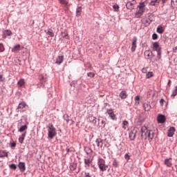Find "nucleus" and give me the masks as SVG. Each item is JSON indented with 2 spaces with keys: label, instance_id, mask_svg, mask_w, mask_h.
Here are the masks:
<instances>
[{
  "label": "nucleus",
  "instance_id": "f257e3e1",
  "mask_svg": "<svg viewBox=\"0 0 177 177\" xmlns=\"http://www.w3.org/2000/svg\"><path fill=\"white\" fill-rule=\"evenodd\" d=\"M147 5V1L145 0L140 2L137 7V11L135 12V18L139 19L143 16V14L146 12V6Z\"/></svg>",
  "mask_w": 177,
  "mask_h": 177
},
{
  "label": "nucleus",
  "instance_id": "f03ea898",
  "mask_svg": "<svg viewBox=\"0 0 177 177\" xmlns=\"http://www.w3.org/2000/svg\"><path fill=\"white\" fill-rule=\"evenodd\" d=\"M141 136L142 139H148V140L151 141L154 138V132L149 130L145 126H143L141 127Z\"/></svg>",
  "mask_w": 177,
  "mask_h": 177
},
{
  "label": "nucleus",
  "instance_id": "7ed1b4c3",
  "mask_svg": "<svg viewBox=\"0 0 177 177\" xmlns=\"http://www.w3.org/2000/svg\"><path fill=\"white\" fill-rule=\"evenodd\" d=\"M47 128L48 132V136L49 139H53V138H55V136L57 135V133L56 132V128H55L53 124H49Z\"/></svg>",
  "mask_w": 177,
  "mask_h": 177
},
{
  "label": "nucleus",
  "instance_id": "20e7f679",
  "mask_svg": "<svg viewBox=\"0 0 177 177\" xmlns=\"http://www.w3.org/2000/svg\"><path fill=\"white\" fill-rule=\"evenodd\" d=\"M97 165L102 172L107 171V168H109V166L106 165V160L102 158L98 159Z\"/></svg>",
  "mask_w": 177,
  "mask_h": 177
},
{
  "label": "nucleus",
  "instance_id": "39448f33",
  "mask_svg": "<svg viewBox=\"0 0 177 177\" xmlns=\"http://www.w3.org/2000/svg\"><path fill=\"white\" fill-rule=\"evenodd\" d=\"M136 5V0H128L126 8L129 10H133L135 9V6Z\"/></svg>",
  "mask_w": 177,
  "mask_h": 177
},
{
  "label": "nucleus",
  "instance_id": "423d86ee",
  "mask_svg": "<svg viewBox=\"0 0 177 177\" xmlns=\"http://www.w3.org/2000/svg\"><path fill=\"white\" fill-rule=\"evenodd\" d=\"M106 113L107 114H109V117L111 118V120H117V116L114 113V111H113V109H107Z\"/></svg>",
  "mask_w": 177,
  "mask_h": 177
},
{
  "label": "nucleus",
  "instance_id": "0eeeda50",
  "mask_svg": "<svg viewBox=\"0 0 177 177\" xmlns=\"http://www.w3.org/2000/svg\"><path fill=\"white\" fill-rule=\"evenodd\" d=\"M136 42H138V38L136 37H133L132 39V46H131V52H135L136 50Z\"/></svg>",
  "mask_w": 177,
  "mask_h": 177
},
{
  "label": "nucleus",
  "instance_id": "6e6552de",
  "mask_svg": "<svg viewBox=\"0 0 177 177\" xmlns=\"http://www.w3.org/2000/svg\"><path fill=\"white\" fill-rule=\"evenodd\" d=\"M167 118H165V115H158L157 118V120L158 124H164Z\"/></svg>",
  "mask_w": 177,
  "mask_h": 177
},
{
  "label": "nucleus",
  "instance_id": "1a4fd4ad",
  "mask_svg": "<svg viewBox=\"0 0 177 177\" xmlns=\"http://www.w3.org/2000/svg\"><path fill=\"white\" fill-rule=\"evenodd\" d=\"M175 131H176L175 127H170L167 132V136L169 138H172V136L175 135Z\"/></svg>",
  "mask_w": 177,
  "mask_h": 177
},
{
  "label": "nucleus",
  "instance_id": "9d476101",
  "mask_svg": "<svg viewBox=\"0 0 177 177\" xmlns=\"http://www.w3.org/2000/svg\"><path fill=\"white\" fill-rule=\"evenodd\" d=\"M64 60V55H59L56 59V64H62L63 63V61Z\"/></svg>",
  "mask_w": 177,
  "mask_h": 177
},
{
  "label": "nucleus",
  "instance_id": "9b49d317",
  "mask_svg": "<svg viewBox=\"0 0 177 177\" xmlns=\"http://www.w3.org/2000/svg\"><path fill=\"white\" fill-rule=\"evenodd\" d=\"M153 50H156V52L158 51V50H161V47H160V43L158 42H154L153 43Z\"/></svg>",
  "mask_w": 177,
  "mask_h": 177
},
{
  "label": "nucleus",
  "instance_id": "f8f14e48",
  "mask_svg": "<svg viewBox=\"0 0 177 177\" xmlns=\"http://www.w3.org/2000/svg\"><path fill=\"white\" fill-rule=\"evenodd\" d=\"M141 23H142V24H145V26H150L151 20H150V19L149 18H144L141 20Z\"/></svg>",
  "mask_w": 177,
  "mask_h": 177
},
{
  "label": "nucleus",
  "instance_id": "ddd939ff",
  "mask_svg": "<svg viewBox=\"0 0 177 177\" xmlns=\"http://www.w3.org/2000/svg\"><path fill=\"white\" fill-rule=\"evenodd\" d=\"M165 165H167L169 168L172 167V158H169V159L165 160Z\"/></svg>",
  "mask_w": 177,
  "mask_h": 177
},
{
  "label": "nucleus",
  "instance_id": "4468645a",
  "mask_svg": "<svg viewBox=\"0 0 177 177\" xmlns=\"http://www.w3.org/2000/svg\"><path fill=\"white\" fill-rule=\"evenodd\" d=\"M12 35V31L7 30H3L2 37L3 38H6V37H10Z\"/></svg>",
  "mask_w": 177,
  "mask_h": 177
},
{
  "label": "nucleus",
  "instance_id": "2eb2a0df",
  "mask_svg": "<svg viewBox=\"0 0 177 177\" xmlns=\"http://www.w3.org/2000/svg\"><path fill=\"white\" fill-rule=\"evenodd\" d=\"M18 167H19L20 171H21V172H24V171H26V163L25 162H20L18 165Z\"/></svg>",
  "mask_w": 177,
  "mask_h": 177
},
{
  "label": "nucleus",
  "instance_id": "dca6fc26",
  "mask_svg": "<svg viewBox=\"0 0 177 177\" xmlns=\"http://www.w3.org/2000/svg\"><path fill=\"white\" fill-rule=\"evenodd\" d=\"M119 96L122 100L127 99L128 97V93L125 91H122L120 92Z\"/></svg>",
  "mask_w": 177,
  "mask_h": 177
},
{
  "label": "nucleus",
  "instance_id": "f3484780",
  "mask_svg": "<svg viewBox=\"0 0 177 177\" xmlns=\"http://www.w3.org/2000/svg\"><path fill=\"white\" fill-rule=\"evenodd\" d=\"M130 140H135L136 138V131L133 130L129 133Z\"/></svg>",
  "mask_w": 177,
  "mask_h": 177
},
{
  "label": "nucleus",
  "instance_id": "a211bd4d",
  "mask_svg": "<svg viewBox=\"0 0 177 177\" xmlns=\"http://www.w3.org/2000/svg\"><path fill=\"white\" fill-rule=\"evenodd\" d=\"M97 147H103V140L101 138H97L95 140Z\"/></svg>",
  "mask_w": 177,
  "mask_h": 177
},
{
  "label": "nucleus",
  "instance_id": "6ab92c4d",
  "mask_svg": "<svg viewBox=\"0 0 177 177\" xmlns=\"http://www.w3.org/2000/svg\"><path fill=\"white\" fill-rule=\"evenodd\" d=\"M24 139H26V132L22 133L21 137L19 138V142L21 145H23L24 142Z\"/></svg>",
  "mask_w": 177,
  "mask_h": 177
},
{
  "label": "nucleus",
  "instance_id": "aec40b11",
  "mask_svg": "<svg viewBox=\"0 0 177 177\" xmlns=\"http://www.w3.org/2000/svg\"><path fill=\"white\" fill-rule=\"evenodd\" d=\"M26 106H27V104H26V102H22L21 103L19 104L17 110H20V109H24L26 107Z\"/></svg>",
  "mask_w": 177,
  "mask_h": 177
},
{
  "label": "nucleus",
  "instance_id": "412c9836",
  "mask_svg": "<svg viewBox=\"0 0 177 177\" xmlns=\"http://www.w3.org/2000/svg\"><path fill=\"white\" fill-rule=\"evenodd\" d=\"M39 80L41 84H44V82H46V77L44 76V75H39Z\"/></svg>",
  "mask_w": 177,
  "mask_h": 177
},
{
  "label": "nucleus",
  "instance_id": "4be33fe9",
  "mask_svg": "<svg viewBox=\"0 0 177 177\" xmlns=\"http://www.w3.org/2000/svg\"><path fill=\"white\" fill-rule=\"evenodd\" d=\"M92 162V160H91V159H84V164H85V167L87 168H89V167H91V164Z\"/></svg>",
  "mask_w": 177,
  "mask_h": 177
},
{
  "label": "nucleus",
  "instance_id": "5701e85b",
  "mask_svg": "<svg viewBox=\"0 0 177 177\" xmlns=\"http://www.w3.org/2000/svg\"><path fill=\"white\" fill-rule=\"evenodd\" d=\"M157 32L158 34H162L164 32V28L162 26H158L157 28Z\"/></svg>",
  "mask_w": 177,
  "mask_h": 177
},
{
  "label": "nucleus",
  "instance_id": "b1692460",
  "mask_svg": "<svg viewBox=\"0 0 177 177\" xmlns=\"http://www.w3.org/2000/svg\"><path fill=\"white\" fill-rule=\"evenodd\" d=\"M0 157H1V158H3V157H8V151H0Z\"/></svg>",
  "mask_w": 177,
  "mask_h": 177
},
{
  "label": "nucleus",
  "instance_id": "393cba45",
  "mask_svg": "<svg viewBox=\"0 0 177 177\" xmlns=\"http://www.w3.org/2000/svg\"><path fill=\"white\" fill-rule=\"evenodd\" d=\"M20 48H21V46L20 44H18L17 46H15L13 48H12V52H17L19 50H20Z\"/></svg>",
  "mask_w": 177,
  "mask_h": 177
},
{
  "label": "nucleus",
  "instance_id": "a878e982",
  "mask_svg": "<svg viewBox=\"0 0 177 177\" xmlns=\"http://www.w3.org/2000/svg\"><path fill=\"white\" fill-rule=\"evenodd\" d=\"M143 106L145 111H149L151 109V106L147 103H145Z\"/></svg>",
  "mask_w": 177,
  "mask_h": 177
},
{
  "label": "nucleus",
  "instance_id": "bb28decb",
  "mask_svg": "<svg viewBox=\"0 0 177 177\" xmlns=\"http://www.w3.org/2000/svg\"><path fill=\"white\" fill-rule=\"evenodd\" d=\"M71 171H75L77 169V164L73 163L69 167Z\"/></svg>",
  "mask_w": 177,
  "mask_h": 177
},
{
  "label": "nucleus",
  "instance_id": "cd10ccee",
  "mask_svg": "<svg viewBox=\"0 0 177 177\" xmlns=\"http://www.w3.org/2000/svg\"><path fill=\"white\" fill-rule=\"evenodd\" d=\"M81 12H82V7H77L76 10V16H80Z\"/></svg>",
  "mask_w": 177,
  "mask_h": 177
},
{
  "label": "nucleus",
  "instance_id": "c85d7f7f",
  "mask_svg": "<svg viewBox=\"0 0 177 177\" xmlns=\"http://www.w3.org/2000/svg\"><path fill=\"white\" fill-rule=\"evenodd\" d=\"M128 124H129L128 121L124 120L122 122V128H124V129H127V128H128Z\"/></svg>",
  "mask_w": 177,
  "mask_h": 177
},
{
  "label": "nucleus",
  "instance_id": "c756f323",
  "mask_svg": "<svg viewBox=\"0 0 177 177\" xmlns=\"http://www.w3.org/2000/svg\"><path fill=\"white\" fill-rule=\"evenodd\" d=\"M17 84H18V86H23V85H24L25 84L24 79L19 80Z\"/></svg>",
  "mask_w": 177,
  "mask_h": 177
},
{
  "label": "nucleus",
  "instance_id": "7c9ffc66",
  "mask_svg": "<svg viewBox=\"0 0 177 177\" xmlns=\"http://www.w3.org/2000/svg\"><path fill=\"white\" fill-rule=\"evenodd\" d=\"M26 130H27V125H24L19 128V132H24Z\"/></svg>",
  "mask_w": 177,
  "mask_h": 177
},
{
  "label": "nucleus",
  "instance_id": "2f4dec72",
  "mask_svg": "<svg viewBox=\"0 0 177 177\" xmlns=\"http://www.w3.org/2000/svg\"><path fill=\"white\" fill-rule=\"evenodd\" d=\"M113 8L114 9V12H118V10L120 9V6L118 4H114Z\"/></svg>",
  "mask_w": 177,
  "mask_h": 177
},
{
  "label": "nucleus",
  "instance_id": "473e14b6",
  "mask_svg": "<svg viewBox=\"0 0 177 177\" xmlns=\"http://www.w3.org/2000/svg\"><path fill=\"white\" fill-rule=\"evenodd\" d=\"M153 72H148L146 74V78H151V77H153Z\"/></svg>",
  "mask_w": 177,
  "mask_h": 177
},
{
  "label": "nucleus",
  "instance_id": "72a5a7b5",
  "mask_svg": "<svg viewBox=\"0 0 177 177\" xmlns=\"http://www.w3.org/2000/svg\"><path fill=\"white\" fill-rule=\"evenodd\" d=\"M5 51V47L3 46V44L0 43V53Z\"/></svg>",
  "mask_w": 177,
  "mask_h": 177
},
{
  "label": "nucleus",
  "instance_id": "f704fd0d",
  "mask_svg": "<svg viewBox=\"0 0 177 177\" xmlns=\"http://www.w3.org/2000/svg\"><path fill=\"white\" fill-rule=\"evenodd\" d=\"M177 95V86L175 87V89L173 91L171 96H176Z\"/></svg>",
  "mask_w": 177,
  "mask_h": 177
},
{
  "label": "nucleus",
  "instance_id": "c9c22d12",
  "mask_svg": "<svg viewBox=\"0 0 177 177\" xmlns=\"http://www.w3.org/2000/svg\"><path fill=\"white\" fill-rule=\"evenodd\" d=\"M59 1L62 4V5H67L68 2L67 0H59Z\"/></svg>",
  "mask_w": 177,
  "mask_h": 177
},
{
  "label": "nucleus",
  "instance_id": "e433bc0d",
  "mask_svg": "<svg viewBox=\"0 0 177 177\" xmlns=\"http://www.w3.org/2000/svg\"><path fill=\"white\" fill-rule=\"evenodd\" d=\"M47 35H49L50 37H55V33H53V32L48 30L47 32Z\"/></svg>",
  "mask_w": 177,
  "mask_h": 177
},
{
  "label": "nucleus",
  "instance_id": "4c0bfd02",
  "mask_svg": "<svg viewBox=\"0 0 177 177\" xmlns=\"http://www.w3.org/2000/svg\"><path fill=\"white\" fill-rule=\"evenodd\" d=\"M87 75L88 77H90V78H93V77H95V73H92V72H90V73H87Z\"/></svg>",
  "mask_w": 177,
  "mask_h": 177
},
{
  "label": "nucleus",
  "instance_id": "58836bf2",
  "mask_svg": "<svg viewBox=\"0 0 177 177\" xmlns=\"http://www.w3.org/2000/svg\"><path fill=\"white\" fill-rule=\"evenodd\" d=\"M171 6H177V0H171Z\"/></svg>",
  "mask_w": 177,
  "mask_h": 177
},
{
  "label": "nucleus",
  "instance_id": "ea45409f",
  "mask_svg": "<svg viewBox=\"0 0 177 177\" xmlns=\"http://www.w3.org/2000/svg\"><path fill=\"white\" fill-rule=\"evenodd\" d=\"M158 38V35H157L156 33H153V34L152 35V39L156 40V39H157Z\"/></svg>",
  "mask_w": 177,
  "mask_h": 177
},
{
  "label": "nucleus",
  "instance_id": "a19ab883",
  "mask_svg": "<svg viewBox=\"0 0 177 177\" xmlns=\"http://www.w3.org/2000/svg\"><path fill=\"white\" fill-rule=\"evenodd\" d=\"M135 100L138 104H139V100H140V97L139 95L136 96Z\"/></svg>",
  "mask_w": 177,
  "mask_h": 177
},
{
  "label": "nucleus",
  "instance_id": "79ce46f5",
  "mask_svg": "<svg viewBox=\"0 0 177 177\" xmlns=\"http://www.w3.org/2000/svg\"><path fill=\"white\" fill-rule=\"evenodd\" d=\"M156 3H158V0H154V1H151V5L152 6H154V5H156Z\"/></svg>",
  "mask_w": 177,
  "mask_h": 177
},
{
  "label": "nucleus",
  "instance_id": "37998d69",
  "mask_svg": "<svg viewBox=\"0 0 177 177\" xmlns=\"http://www.w3.org/2000/svg\"><path fill=\"white\" fill-rule=\"evenodd\" d=\"M10 168H11V169H16V168H17V166H16V165L15 164H11L10 165Z\"/></svg>",
  "mask_w": 177,
  "mask_h": 177
},
{
  "label": "nucleus",
  "instance_id": "c03bdc74",
  "mask_svg": "<svg viewBox=\"0 0 177 177\" xmlns=\"http://www.w3.org/2000/svg\"><path fill=\"white\" fill-rule=\"evenodd\" d=\"M5 77H3V75H0V82H4Z\"/></svg>",
  "mask_w": 177,
  "mask_h": 177
},
{
  "label": "nucleus",
  "instance_id": "a18cd8bd",
  "mask_svg": "<svg viewBox=\"0 0 177 177\" xmlns=\"http://www.w3.org/2000/svg\"><path fill=\"white\" fill-rule=\"evenodd\" d=\"M66 151H67V153H70L71 151H74V148H73V147L66 148Z\"/></svg>",
  "mask_w": 177,
  "mask_h": 177
},
{
  "label": "nucleus",
  "instance_id": "49530a36",
  "mask_svg": "<svg viewBox=\"0 0 177 177\" xmlns=\"http://www.w3.org/2000/svg\"><path fill=\"white\" fill-rule=\"evenodd\" d=\"M158 53V59H161V50H159L158 51H156Z\"/></svg>",
  "mask_w": 177,
  "mask_h": 177
},
{
  "label": "nucleus",
  "instance_id": "de8ad7c7",
  "mask_svg": "<svg viewBox=\"0 0 177 177\" xmlns=\"http://www.w3.org/2000/svg\"><path fill=\"white\" fill-rule=\"evenodd\" d=\"M165 102V100H164V99H161L160 100V106H164V102Z\"/></svg>",
  "mask_w": 177,
  "mask_h": 177
},
{
  "label": "nucleus",
  "instance_id": "09e8293b",
  "mask_svg": "<svg viewBox=\"0 0 177 177\" xmlns=\"http://www.w3.org/2000/svg\"><path fill=\"white\" fill-rule=\"evenodd\" d=\"M84 177H91V174L88 172L84 173Z\"/></svg>",
  "mask_w": 177,
  "mask_h": 177
},
{
  "label": "nucleus",
  "instance_id": "8fccbe9b",
  "mask_svg": "<svg viewBox=\"0 0 177 177\" xmlns=\"http://www.w3.org/2000/svg\"><path fill=\"white\" fill-rule=\"evenodd\" d=\"M124 158H125L126 160H129V158H130L129 155H128V153H126V154L124 155Z\"/></svg>",
  "mask_w": 177,
  "mask_h": 177
},
{
  "label": "nucleus",
  "instance_id": "3c124183",
  "mask_svg": "<svg viewBox=\"0 0 177 177\" xmlns=\"http://www.w3.org/2000/svg\"><path fill=\"white\" fill-rule=\"evenodd\" d=\"M142 73H147V68H143L142 69Z\"/></svg>",
  "mask_w": 177,
  "mask_h": 177
},
{
  "label": "nucleus",
  "instance_id": "603ef678",
  "mask_svg": "<svg viewBox=\"0 0 177 177\" xmlns=\"http://www.w3.org/2000/svg\"><path fill=\"white\" fill-rule=\"evenodd\" d=\"M113 167H115V168H117V167H118L117 162H116L115 161L113 162Z\"/></svg>",
  "mask_w": 177,
  "mask_h": 177
},
{
  "label": "nucleus",
  "instance_id": "864d4df0",
  "mask_svg": "<svg viewBox=\"0 0 177 177\" xmlns=\"http://www.w3.org/2000/svg\"><path fill=\"white\" fill-rule=\"evenodd\" d=\"M11 147H16V144L15 142L11 143Z\"/></svg>",
  "mask_w": 177,
  "mask_h": 177
},
{
  "label": "nucleus",
  "instance_id": "5fc2aeb1",
  "mask_svg": "<svg viewBox=\"0 0 177 177\" xmlns=\"http://www.w3.org/2000/svg\"><path fill=\"white\" fill-rule=\"evenodd\" d=\"M167 85H169V86H171V80H169Z\"/></svg>",
  "mask_w": 177,
  "mask_h": 177
},
{
  "label": "nucleus",
  "instance_id": "6e6d98bb",
  "mask_svg": "<svg viewBox=\"0 0 177 177\" xmlns=\"http://www.w3.org/2000/svg\"><path fill=\"white\" fill-rule=\"evenodd\" d=\"M162 3H165L167 2V0H162Z\"/></svg>",
  "mask_w": 177,
  "mask_h": 177
}]
</instances>
